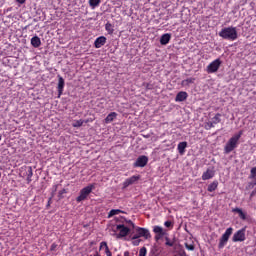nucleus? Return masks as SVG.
I'll list each match as a JSON object with an SVG mask.
<instances>
[{"mask_svg":"<svg viewBox=\"0 0 256 256\" xmlns=\"http://www.w3.org/2000/svg\"><path fill=\"white\" fill-rule=\"evenodd\" d=\"M134 245H139V240L134 241Z\"/></svg>","mask_w":256,"mask_h":256,"instance_id":"nucleus-40","label":"nucleus"},{"mask_svg":"<svg viewBox=\"0 0 256 256\" xmlns=\"http://www.w3.org/2000/svg\"><path fill=\"white\" fill-rule=\"evenodd\" d=\"M141 179L140 176H131L130 178H127L124 182H123V187L124 189H127V187H129L130 185H134V183H137V181Z\"/></svg>","mask_w":256,"mask_h":256,"instance_id":"nucleus-13","label":"nucleus"},{"mask_svg":"<svg viewBox=\"0 0 256 256\" xmlns=\"http://www.w3.org/2000/svg\"><path fill=\"white\" fill-rule=\"evenodd\" d=\"M27 0H16L17 3H20V5H23Z\"/></svg>","mask_w":256,"mask_h":256,"instance_id":"nucleus-37","label":"nucleus"},{"mask_svg":"<svg viewBox=\"0 0 256 256\" xmlns=\"http://www.w3.org/2000/svg\"><path fill=\"white\" fill-rule=\"evenodd\" d=\"M251 197H253L254 195H256V188L251 192Z\"/></svg>","mask_w":256,"mask_h":256,"instance_id":"nucleus-38","label":"nucleus"},{"mask_svg":"<svg viewBox=\"0 0 256 256\" xmlns=\"http://www.w3.org/2000/svg\"><path fill=\"white\" fill-rule=\"evenodd\" d=\"M187 97H189V95L187 94V92L185 91H181L176 95L175 101L176 103H181L183 101L187 100Z\"/></svg>","mask_w":256,"mask_h":256,"instance_id":"nucleus-17","label":"nucleus"},{"mask_svg":"<svg viewBox=\"0 0 256 256\" xmlns=\"http://www.w3.org/2000/svg\"><path fill=\"white\" fill-rule=\"evenodd\" d=\"M231 235H233V228L229 227L226 229V231L224 232V234L221 236L219 240V244H218L219 249H223V247L227 245V242L229 241V237H231Z\"/></svg>","mask_w":256,"mask_h":256,"instance_id":"nucleus-6","label":"nucleus"},{"mask_svg":"<svg viewBox=\"0 0 256 256\" xmlns=\"http://www.w3.org/2000/svg\"><path fill=\"white\" fill-rule=\"evenodd\" d=\"M0 177H1V172H0Z\"/></svg>","mask_w":256,"mask_h":256,"instance_id":"nucleus-44","label":"nucleus"},{"mask_svg":"<svg viewBox=\"0 0 256 256\" xmlns=\"http://www.w3.org/2000/svg\"><path fill=\"white\" fill-rule=\"evenodd\" d=\"M62 193H65V189H64V190H62V192H60V194H62Z\"/></svg>","mask_w":256,"mask_h":256,"instance_id":"nucleus-42","label":"nucleus"},{"mask_svg":"<svg viewBox=\"0 0 256 256\" xmlns=\"http://www.w3.org/2000/svg\"><path fill=\"white\" fill-rule=\"evenodd\" d=\"M105 43H107V37L100 36V37L96 38V40L94 42V47L96 49H101V47H103V45H105Z\"/></svg>","mask_w":256,"mask_h":256,"instance_id":"nucleus-15","label":"nucleus"},{"mask_svg":"<svg viewBox=\"0 0 256 256\" xmlns=\"http://www.w3.org/2000/svg\"><path fill=\"white\" fill-rule=\"evenodd\" d=\"M83 123H87V121L80 119V120H74L72 123V127L79 128L83 127Z\"/></svg>","mask_w":256,"mask_h":256,"instance_id":"nucleus-24","label":"nucleus"},{"mask_svg":"<svg viewBox=\"0 0 256 256\" xmlns=\"http://www.w3.org/2000/svg\"><path fill=\"white\" fill-rule=\"evenodd\" d=\"M242 135L243 130L239 131L237 134L232 136L224 147V153L229 154L231 153V151L237 149V146L239 145V139H241Z\"/></svg>","mask_w":256,"mask_h":256,"instance_id":"nucleus-3","label":"nucleus"},{"mask_svg":"<svg viewBox=\"0 0 256 256\" xmlns=\"http://www.w3.org/2000/svg\"><path fill=\"white\" fill-rule=\"evenodd\" d=\"M58 95L61 97L63 95V89H65V79L58 75Z\"/></svg>","mask_w":256,"mask_h":256,"instance_id":"nucleus-16","label":"nucleus"},{"mask_svg":"<svg viewBox=\"0 0 256 256\" xmlns=\"http://www.w3.org/2000/svg\"><path fill=\"white\" fill-rule=\"evenodd\" d=\"M113 256L111 249H109V245L107 242L102 241L99 246V251H96L93 256Z\"/></svg>","mask_w":256,"mask_h":256,"instance_id":"nucleus-5","label":"nucleus"},{"mask_svg":"<svg viewBox=\"0 0 256 256\" xmlns=\"http://www.w3.org/2000/svg\"><path fill=\"white\" fill-rule=\"evenodd\" d=\"M255 177H256V167H253V168L250 170L249 179H255Z\"/></svg>","mask_w":256,"mask_h":256,"instance_id":"nucleus-31","label":"nucleus"},{"mask_svg":"<svg viewBox=\"0 0 256 256\" xmlns=\"http://www.w3.org/2000/svg\"><path fill=\"white\" fill-rule=\"evenodd\" d=\"M57 243H52V245L50 246V251H57Z\"/></svg>","mask_w":256,"mask_h":256,"instance_id":"nucleus-34","label":"nucleus"},{"mask_svg":"<svg viewBox=\"0 0 256 256\" xmlns=\"http://www.w3.org/2000/svg\"><path fill=\"white\" fill-rule=\"evenodd\" d=\"M233 213H238L240 219H242L243 221H245V219H247V216L244 214V212H243V210H241V208H234Z\"/></svg>","mask_w":256,"mask_h":256,"instance_id":"nucleus-23","label":"nucleus"},{"mask_svg":"<svg viewBox=\"0 0 256 256\" xmlns=\"http://www.w3.org/2000/svg\"><path fill=\"white\" fill-rule=\"evenodd\" d=\"M140 237H144V239H149L151 237V233L146 228L137 227L136 234L133 236L132 239H139Z\"/></svg>","mask_w":256,"mask_h":256,"instance_id":"nucleus-8","label":"nucleus"},{"mask_svg":"<svg viewBox=\"0 0 256 256\" xmlns=\"http://www.w3.org/2000/svg\"><path fill=\"white\" fill-rule=\"evenodd\" d=\"M0 141H1V135H0Z\"/></svg>","mask_w":256,"mask_h":256,"instance_id":"nucleus-43","label":"nucleus"},{"mask_svg":"<svg viewBox=\"0 0 256 256\" xmlns=\"http://www.w3.org/2000/svg\"><path fill=\"white\" fill-rule=\"evenodd\" d=\"M215 177V171L213 169H207L202 174V181H209V179H213Z\"/></svg>","mask_w":256,"mask_h":256,"instance_id":"nucleus-14","label":"nucleus"},{"mask_svg":"<svg viewBox=\"0 0 256 256\" xmlns=\"http://www.w3.org/2000/svg\"><path fill=\"white\" fill-rule=\"evenodd\" d=\"M186 249H188V251H195V246L193 244H185Z\"/></svg>","mask_w":256,"mask_h":256,"instance_id":"nucleus-33","label":"nucleus"},{"mask_svg":"<svg viewBox=\"0 0 256 256\" xmlns=\"http://www.w3.org/2000/svg\"><path fill=\"white\" fill-rule=\"evenodd\" d=\"M101 3V0H89V5L92 7V9H95V7H99Z\"/></svg>","mask_w":256,"mask_h":256,"instance_id":"nucleus-27","label":"nucleus"},{"mask_svg":"<svg viewBox=\"0 0 256 256\" xmlns=\"http://www.w3.org/2000/svg\"><path fill=\"white\" fill-rule=\"evenodd\" d=\"M165 227H171V225H173V223H171V221H166L164 223Z\"/></svg>","mask_w":256,"mask_h":256,"instance_id":"nucleus-36","label":"nucleus"},{"mask_svg":"<svg viewBox=\"0 0 256 256\" xmlns=\"http://www.w3.org/2000/svg\"><path fill=\"white\" fill-rule=\"evenodd\" d=\"M212 122L214 123V125H217L219 123H221V114L217 113L213 118H212Z\"/></svg>","mask_w":256,"mask_h":256,"instance_id":"nucleus-28","label":"nucleus"},{"mask_svg":"<svg viewBox=\"0 0 256 256\" xmlns=\"http://www.w3.org/2000/svg\"><path fill=\"white\" fill-rule=\"evenodd\" d=\"M20 175L22 177H26V181L27 183H31L33 180H32V177H33V168L31 166L29 167H25L24 169L22 168V171L20 173Z\"/></svg>","mask_w":256,"mask_h":256,"instance_id":"nucleus-9","label":"nucleus"},{"mask_svg":"<svg viewBox=\"0 0 256 256\" xmlns=\"http://www.w3.org/2000/svg\"><path fill=\"white\" fill-rule=\"evenodd\" d=\"M219 187V182L217 180H214L212 183L208 185L207 191L209 193H213Z\"/></svg>","mask_w":256,"mask_h":256,"instance_id":"nucleus-21","label":"nucleus"},{"mask_svg":"<svg viewBox=\"0 0 256 256\" xmlns=\"http://www.w3.org/2000/svg\"><path fill=\"white\" fill-rule=\"evenodd\" d=\"M105 30L107 31V33L109 35H113V33L115 31V29H113V24L109 23V22L105 24Z\"/></svg>","mask_w":256,"mask_h":256,"instance_id":"nucleus-25","label":"nucleus"},{"mask_svg":"<svg viewBox=\"0 0 256 256\" xmlns=\"http://www.w3.org/2000/svg\"><path fill=\"white\" fill-rule=\"evenodd\" d=\"M93 189H95V184H89L88 186L82 188L80 190L79 196L76 198L77 203H81V201H85L89 195L93 192Z\"/></svg>","mask_w":256,"mask_h":256,"instance_id":"nucleus-4","label":"nucleus"},{"mask_svg":"<svg viewBox=\"0 0 256 256\" xmlns=\"http://www.w3.org/2000/svg\"><path fill=\"white\" fill-rule=\"evenodd\" d=\"M121 221V224L116 225L115 231L119 232V237H127L131 229H135V224L133 223V221L127 220L125 218H121Z\"/></svg>","mask_w":256,"mask_h":256,"instance_id":"nucleus-1","label":"nucleus"},{"mask_svg":"<svg viewBox=\"0 0 256 256\" xmlns=\"http://www.w3.org/2000/svg\"><path fill=\"white\" fill-rule=\"evenodd\" d=\"M207 127H209V129L215 127V123H213V121H210L207 123Z\"/></svg>","mask_w":256,"mask_h":256,"instance_id":"nucleus-35","label":"nucleus"},{"mask_svg":"<svg viewBox=\"0 0 256 256\" xmlns=\"http://www.w3.org/2000/svg\"><path fill=\"white\" fill-rule=\"evenodd\" d=\"M221 63L223 62L219 58L212 61L206 68L207 73H217L221 67Z\"/></svg>","mask_w":256,"mask_h":256,"instance_id":"nucleus-7","label":"nucleus"},{"mask_svg":"<svg viewBox=\"0 0 256 256\" xmlns=\"http://www.w3.org/2000/svg\"><path fill=\"white\" fill-rule=\"evenodd\" d=\"M119 213H125L124 211L122 210H119V209H112L109 214H108V217L111 218V217H114V215H119Z\"/></svg>","mask_w":256,"mask_h":256,"instance_id":"nucleus-26","label":"nucleus"},{"mask_svg":"<svg viewBox=\"0 0 256 256\" xmlns=\"http://www.w3.org/2000/svg\"><path fill=\"white\" fill-rule=\"evenodd\" d=\"M153 232L156 234L155 241H160V239H163V237L165 236V231L161 226H154Z\"/></svg>","mask_w":256,"mask_h":256,"instance_id":"nucleus-11","label":"nucleus"},{"mask_svg":"<svg viewBox=\"0 0 256 256\" xmlns=\"http://www.w3.org/2000/svg\"><path fill=\"white\" fill-rule=\"evenodd\" d=\"M31 45L32 47H41V38L39 36H34L31 38Z\"/></svg>","mask_w":256,"mask_h":256,"instance_id":"nucleus-19","label":"nucleus"},{"mask_svg":"<svg viewBox=\"0 0 256 256\" xmlns=\"http://www.w3.org/2000/svg\"><path fill=\"white\" fill-rule=\"evenodd\" d=\"M165 245H167V247H173V245H175V241H171V239H169V237L165 238Z\"/></svg>","mask_w":256,"mask_h":256,"instance_id":"nucleus-30","label":"nucleus"},{"mask_svg":"<svg viewBox=\"0 0 256 256\" xmlns=\"http://www.w3.org/2000/svg\"><path fill=\"white\" fill-rule=\"evenodd\" d=\"M147 255V248L142 247L139 251V256H146Z\"/></svg>","mask_w":256,"mask_h":256,"instance_id":"nucleus-32","label":"nucleus"},{"mask_svg":"<svg viewBox=\"0 0 256 256\" xmlns=\"http://www.w3.org/2000/svg\"><path fill=\"white\" fill-rule=\"evenodd\" d=\"M219 37L226 39V41H237L239 38L237 27L230 26L222 28L219 32Z\"/></svg>","mask_w":256,"mask_h":256,"instance_id":"nucleus-2","label":"nucleus"},{"mask_svg":"<svg viewBox=\"0 0 256 256\" xmlns=\"http://www.w3.org/2000/svg\"><path fill=\"white\" fill-rule=\"evenodd\" d=\"M115 119H117V112H111L105 118V123L106 124L112 123V121H115Z\"/></svg>","mask_w":256,"mask_h":256,"instance_id":"nucleus-20","label":"nucleus"},{"mask_svg":"<svg viewBox=\"0 0 256 256\" xmlns=\"http://www.w3.org/2000/svg\"><path fill=\"white\" fill-rule=\"evenodd\" d=\"M185 149H187V142H180L178 144V153L180 155H185Z\"/></svg>","mask_w":256,"mask_h":256,"instance_id":"nucleus-22","label":"nucleus"},{"mask_svg":"<svg viewBox=\"0 0 256 256\" xmlns=\"http://www.w3.org/2000/svg\"><path fill=\"white\" fill-rule=\"evenodd\" d=\"M149 163V158L147 156H140L134 163V167H145Z\"/></svg>","mask_w":256,"mask_h":256,"instance_id":"nucleus-12","label":"nucleus"},{"mask_svg":"<svg viewBox=\"0 0 256 256\" xmlns=\"http://www.w3.org/2000/svg\"><path fill=\"white\" fill-rule=\"evenodd\" d=\"M245 239V229L238 230L237 232L234 233L232 237L233 243L243 242L245 241Z\"/></svg>","mask_w":256,"mask_h":256,"instance_id":"nucleus-10","label":"nucleus"},{"mask_svg":"<svg viewBox=\"0 0 256 256\" xmlns=\"http://www.w3.org/2000/svg\"><path fill=\"white\" fill-rule=\"evenodd\" d=\"M252 185H256V180L252 183Z\"/></svg>","mask_w":256,"mask_h":256,"instance_id":"nucleus-41","label":"nucleus"},{"mask_svg":"<svg viewBox=\"0 0 256 256\" xmlns=\"http://www.w3.org/2000/svg\"><path fill=\"white\" fill-rule=\"evenodd\" d=\"M169 41H171V34L169 33H166V34H163L160 38V43L162 45H167L169 44Z\"/></svg>","mask_w":256,"mask_h":256,"instance_id":"nucleus-18","label":"nucleus"},{"mask_svg":"<svg viewBox=\"0 0 256 256\" xmlns=\"http://www.w3.org/2000/svg\"><path fill=\"white\" fill-rule=\"evenodd\" d=\"M191 83H195V78H187L182 81V85H190Z\"/></svg>","mask_w":256,"mask_h":256,"instance_id":"nucleus-29","label":"nucleus"},{"mask_svg":"<svg viewBox=\"0 0 256 256\" xmlns=\"http://www.w3.org/2000/svg\"><path fill=\"white\" fill-rule=\"evenodd\" d=\"M49 205H51V198H49V200H48L47 207H49Z\"/></svg>","mask_w":256,"mask_h":256,"instance_id":"nucleus-39","label":"nucleus"}]
</instances>
